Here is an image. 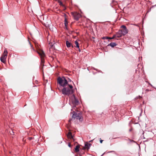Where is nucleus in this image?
Masks as SVG:
<instances>
[{
    "mask_svg": "<svg viewBox=\"0 0 156 156\" xmlns=\"http://www.w3.org/2000/svg\"><path fill=\"white\" fill-rule=\"evenodd\" d=\"M57 82L60 85V87H58V88L63 94L69 96L73 94V86L68 84L67 81L64 77H58L57 79Z\"/></svg>",
    "mask_w": 156,
    "mask_h": 156,
    "instance_id": "nucleus-1",
    "label": "nucleus"
},
{
    "mask_svg": "<svg viewBox=\"0 0 156 156\" xmlns=\"http://www.w3.org/2000/svg\"><path fill=\"white\" fill-rule=\"evenodd\" d=\"M29 43L32 50L35 52H37L40 56L41 58V66H44L45 54L44 51L40 49V45L37 42L34 43L35 47L37 49V51H36L30 42H29Z\"/></svg>",
    "mask_w": 156,
    "mask_h": 156,
    "instance_id": "nucleus-2",
    "label": "nucleus"
},
{
    "mask_svg": "<svg viewBox=\"0 0 156 156\" xmlns=\"http://www.w3.org/2000/svg\"><path fill=\"white\" fill-rule=\"evenodd\" d=\"M7 53L8 52L7 50L6 49H5L4 50L3 53L0 58V60L3 63H5V60L7 55Z\"/></svg>",
    "mask_w": 156,
    "mask_h": 156,
    "instance_id": "nucleus-3",
    "label": "nucleus"
},
{
    "mask_svg": "<svg viewBox=\"0 0 156 156\" xmlns=\"http://www.w3.org/2000/svg\"><path fill=\"white\" fill-rule=\"evenodd\" d=\"M73 118L79 119L80 121H82L83 120V118L82 117L81 114L80 113H74L72 116Z\"/></svg>",
    "mask_w": 156,
    "mask_h": 156,
    "instance_id": "nucleus-4",
    "label": "nucleus"
},
{
    "mask_svg": "<svg viewBox=\"0 0 156 156\" xmlns=\"http://www.w3.org/2000/svg\"><path fill=\"white\" fill-rule=\"evenodd\" d=\"M72 14L73 16L74 19L77 21L81 17V15L77 12H72Z\"/></svg>",
    "mask_w": 156,
    "mask_h": 156,
    "instance_id": "nucleus-5",
    "label": "nucleus"
},
{
    "mask_svg": "<svg viewBox=\"0 0 156 156\" xmlns=\"http://www.w3.org/2000/svg\"><path fill=\"white\" fill-rule=\"evenodd\" d=\"M115 35L116 37V39L118 40V38L121 37L123 35L122 30H119Z\"/></svg>",
    "mask_w": 156,
    "mask_h": 156,
    "instance_id": "nucleus-6",
    "label": "nucleus"
},
{
    "mask_svg": "<svg viewBox=\"0 0 156 156\" xmlns=\"http://www.w3.org/2000/svg\"><path fill=\"white\" fill-rule=\"evenodd\" d=\"M72 97L73 98L74 100H73L72 102L74 105H78L79 103V101L77 99H76L74 94L73 95Z\"/></svg>",
    "mask_w": 156,
    "mask_h": 156,
    "instance_id": "nucleus-7",
    "label": "nucleus"
},
{
    "mask_svg": "<svg viewBox=\"0 0 156 156\" xmlns=\"http://www.w3.org/2000/svg\"><path fill=\"white\" fill-rule=\"evenodd\" d=\"M91 145V144L88 143L87 142H86L85 144V149H88L90 148V147Z\"/></svg>",
    "mask_w": 156,
    "mask_h": 156,
    "instance_id": "nucleus-8",
    "label": "nucleus"
},
{
    "mask_svg": "<svg viewBox=\"0 0 156 156\" xmlns=\"http://www.w3.org/2000/svg\"><path fill=\"white\" fill-rule=\"evenodd\" d=\"M75 44H76V47H77L78 49V50L79 52L81 51L80 49V47L79 46V44L77 41L76 40L75 41Z\"/></svg>",
    "mask_w": 156,
    "mask_h": 156,
    "instance_id": "nucleus-9",
    "label": "nucleus"
},
{
    "mask_svg": "<svg viewBox=\"0 0 156 156\" xmlns=\"http://www.w3.org/2000/svg\"><path fill=\"white\" fill-rule=\"evenodd\" d=\"M66 46L68 48H70L71 46H72V48L73 47V46L71 44V43H70L69 41H66Z\"/></svg>",
    "mask_w": 156,
    "mask_h": 156,
    "instance_id": "nucleus-10",
    "label": "nucleus"
},
{
    "mask_svg": "<svg viewBox=\"0 0 156 156\" xmlns=\"http://www.w3.org/2000/svg\"><path fill=\"white\" fill-rule=\"evenodd\" d=\"M122 30V33L123 34V35H125L126 34H127L128 32V30L127 29H123L122 30Z\"/></svg>",
    "mask_w": 156,
    "mask_h": 156,
    "instance_id": "nucleus-11",
    "label": "nucleus"
},
{
    "mask_svg": "<svg viewBox=\"0 0 156 156\" xmlns=\"http://www.w3.org/2000/svg\"><path fill=\"white\" fill-rule=\"evenodd\" d=\"M116 44L114 42H111L110 44L108 45V46H110L112 47H114V46L116 45Z\"/></svg>",
    "mask_w": 156,
    "mask_h": 156,
    "instance_id": "nucleus-12",
    "label": "nucleus"
},
{
    "mask_svg": "<svg viewBox=\"0 0 156 156\" xmlns=\"http://www.w3.org/2000/svg\"><path fill=\"white\" fill-rule=\"evenodd\" d=\"M67 136L69 138L71 139L73 138V136L71 132H69L68 133Z\"/></svg>",
    "mask_w": 156,
    "mask_h": 156,
    "instance_id": "nucleus-13",
    "label": "nucleus"
},
{
    "mask_svg": "<svg viewBox=\"0 0 156 156\" xmlns=\"http://www.w3.org/2000/svg\"><path fill=\"white\" fill-rule=\"evenodd\" d=\"M80 146L79 145H77L76 146L75 148V150L76 152H78L79 151Z\"/></svg>",
    "mask_w": 156,
    "mask_h": 156,
    "instance_id": "nucleus-14",
    "label": "nucleus"
},
{
    "mask_svg": "<svg viewBox=\"0 0 156 156\" xmlns=\"http://www.w3.org/2000/svg\"><path fill=\"white\" fill-rule=\"evenodd\" d=\"M58 2V3H59V5H61V6H62L63 7H64L65 8V6H64V5H63V3H62V2H61V1H59ZM65 9L66 8H65Z\"/></svg>",
    "mask_w": 156,
    "mask_h": 156,
    "instance_id": "nucleus-15",
    "label": "nucleus"
},
{
    "mask_svg": "<svg viewBox=\"0 0 156 156\" xmlns=\"http://www.w3.org/2000/svg\"><path fill=\"white\" fill-rule=\"evenodd\" d=\"M64 24L66 26L68 24V22L66 18L65 19Z\"/></svg>",
    "mask_w": 156,
    "mask_h": 156,
    "instance_id": "nucleus-16",
    "label": "nucleus"
},
{
    "mask_svg": "<svg viewBox=\"0 0 156 156\" xmlns=\"http://www.w3.org/2000/svg\"><path fill=\"white\" fill-rule=\"evenodd\" d=\"M110 38V37H103L102 38V39H108Z\"/></svg>",
    "mask_w": 156,
    "mask_h": 156,
    "instance_id": "nucleus-17",
    "label": "nucleus"
},
{
    "mask_svg": "<svg viewBox=\"0 0 156 156\" xmlns=\"http://www.w3.org/2000/svg\"><path fill=\"white\" fill-rule=\"evenodd\" d=\"M114 38H115L116 39V37L115 35H114L112 37H110V38H109V39H112Z\"/></svg>",
    "mask_w": 156,
    "mask_h": 156,
    "instance_id": "nucleus-18",
    "label": "nucleus"
},
{
    "mask_svg": "<svg viewBox=\"0 0 156 156\" xmlns=\"http://www.w3.org/2000/svg\"><path fill=\"white\" fill-rule=\"evenodd\" d=\"M121 28H122L123 29H127L126 27L124 25H123L121 26Z\"/></svg>",
    "mask_w": 156,
    "mask_h": 156,
    "instance_id": "nucleus-19",
    "label": "nucleus"
},
{
    "mask_svg": "<svg viewBox=\"0 0 156 156\" xmlns=\"http://www.w3.org/2000/svg\"><path fill=\"white\" fill-rule=\"evenodd\" d=\"M103 141V140H100V143H102V141Z\"/></svg>",
    "mask_w": 156,
    "mask_h": 156,
    "instance_id": "nucleus-20",
    "label": "nucleus"
},
{
    "mask_svg": "<svg viewBox=\"0 0 156 156\" xmlns=\"http://www.w3.org/2000/svg\"><path fill=\"white\" fill-rule=\"evenodd\" d=\"M32 139V137H30L29 138V140H31Z\"/></svg>",
    "mask_w": 156,
    "mask_h": 156,
    "instance_id": "nucleus-21",
    "label": "nucleus"
},
{
    "mask_svg": "<svg viewBox=\"0 0 156 156\" xmlns=\"http://www.w3.org/2000/svg\"><path fill=\"white\" fill-rule=\"evenodd\" d=\"M69 147H70V144H69Z\"/></svg>",
    "mask_w": 156,
    "mask_h": 156,
    "instance_id": "nucleus-22",
    "label": "nucleus"
},
{
    "mask_svg": "<svg viewBox=\"0 0 156 156\" xmlns=\"http://www.w3.org/2000/svg\"><path fill=\"white\" fill-rule=\"evenodd\" d=\"M146 90V91H149V90H148V89Z\"/></svg>",
    "mask_w": 156,
    "mask_h": 156,
    "instance_id": "nucleus-23",
    "label": "nucleus"
},
{
    "mask_svg": "<svg viewBox=\"0 0 156 156\" xmlns=\"http://www.w3.org/2000/svg\"><path fill=\"white\" fill-rule=\"evenodd\" d=\"M134 25H135V26H137V25L134 24Z\"/></svg>",
    "mask_w": 156,
    "mask_h": 156,
    "instance_id": "nucleus-24",
    "label": "nucleus"
},
{
    "mask_svg": "<svg viewBox=\"0 0 156 156\" xmlns=\"http://www.w3.org/2000/svg\"><path fill=\"white\" fill-rule=\"evenodd\" d=\"M70 120H69V122H70Z\"/></svg>",
    "mask_w": 156,
    "mask_h": 156,
    "instance_id": "nucleus-25",
    "label": "nucleus"
}]
</instances>
